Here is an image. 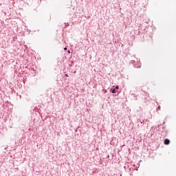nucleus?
<instances>
[{"mask_svg":"<svg viewBox=\"0 0 176 176\" xmlns=\"http://www.w3.org/2000/svg\"><path fill=\"white\" fill-rule=\"evenodd\" d=\"M110 90H111V93H112L113 94H115V93H116V89H112V88H111Z\"/></svg>","mask_w":176,"mask_h":176,"instance_id":"2","label":"nucleus"},{"mask_svg":"<svg viewBox=\"0 0 176 176\" xmlns=\"http://www.w3.org/2000/svg\"><path fill=\"white\" fill-rule=\"evenodd\" d=\"M118 89H119V86L116 87V90H118Z\"/></svg>","mask_w":176,"mask_h":176,"instance_id":"3","label":"nucleus"},{"mask_svg":"<svg viewBox=\"0 0 176 176\" xmlns=\"http://www.w3.org/2000/svg\"><path fill=\"white\" fill-rule=\"evenodd\" d=\"M131 64H133V63H134V60H131Z\"/></svg>","mask_w":176,"mask_h":176,"instance_id":"5","label":"nucleus"},{"mask_svg":"<svg viewBox=\"0 0 176 176\" xmlns=\"http://www.w3.org/2000/svg\"><path fill=\"white\" fill-rule=\"evenodd\" d=\"M65 76H66L67 78H68V74H65Z\"/></svg>","mask_w":176,"mask_h":176,"instance_id":"4","label":"nucleus"},{"mask_svg":"<svg viewBox=\"0 0 176 176\" xmlns=\"http://www.w3.org/2000/svg\"><path fill=\"white\" fill-rule=\"evenodd\" d=\"M158 109H160V106L158 107Z\"/></svg>","mask_w":176,"mask_h":176,"instance_id":"7","label":"nucleus"},{"mask_svg":"<svg viewBox=\"0 0 176 176\" xmlns=\"http://www.w3.org/2000/svg\"><path fill=\"white\" fill-rule=\"evenodd\" d=\"M164 144L165 145H168L170 144V140L168 139H165L164 141Z\"/></svg>","mask_w":176,"mask_h":176,"instance_id":"1","label":"nucleus"},{"mask_svg":"<svg viewBox=\"0 0 176 176\" xmlns=\"http://www.w3.org/2000/svg\"><path fill=\"white\" fill-rule=\"evenodd\" d=\"M68 53H69V50H68Z\"/></svg>","mask_w":176,"mask_h":176,"instance_id":"8","label":"nucleus"},{"mask_svg":"<svg viewBox=\"0 0 176 176\" xmlns=\"http://www.w3.org/2000/svg\"><path fill=\"white\" fill-rule=\"evenodd\" d=\"M64 50H67V47H65V48H64Z\"/></svg>","mask_w":176,"mask_h":176,"instance_id":"6","label":"nucleus"}]
</instances>
